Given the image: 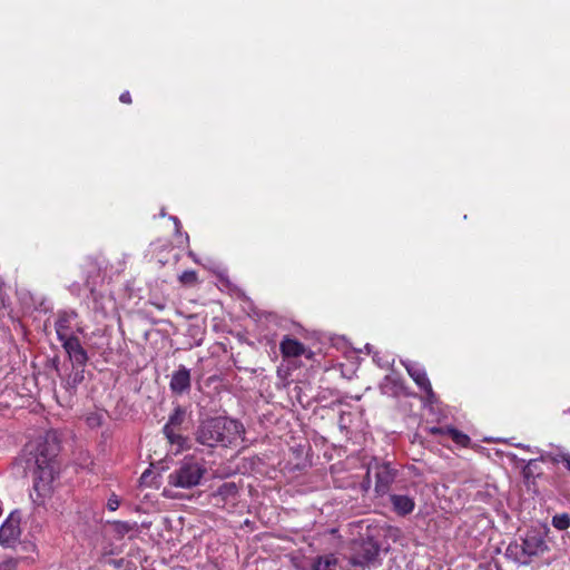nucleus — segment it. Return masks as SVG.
<instances>
[{"instance_id": "nucleus-13", "label": "nucleus", "mask_w": 570, "mask_h": 570, "mask_svg": "<svg viewBox=\"0 0 570 570\" xmlns=\"http://www.w3.org/2000/svg\"><path fill=\"white\" fill-rule=\"evenodd\" d=\"M430 433L450 438L458 446L469 448L471 439L468 434L453 426H432Z\"/></svg>"}, {"instance_id": "nucleus-23", "label": "nucleus", "mask_w": 570, "mask_h": 570, "mask_svg": "<svg viewBox=\"0 0 570 570\" xmlns=\"http://www.w3.org/2000/svg\"><path fill=\"white\" fill-rule=\"evenodd\" d=\"M120 505V500L116 494H111L107 501V508L110 511H116Z\"/></svg>"}, {"instance_id": "nucleus-5", "label": "nucleus", "mask_w": 570, "mask_h": 570, "mask_svg": "<svg viewBox=\"0 0 570 570\" xmlns=\"http://www.w3.org/2000/svg\"><path fill=\"white\" fill-rule=\"evenodd\" d=\"M374 473L375 478V492L379 495L386 494L393 484L396 470L391 466L389 462L374 461L368 465L367 475Z\"/></svg>"}, {"instance_id": "nucleus-22", "label": "nucleus", "mask_w": 570, "mask_h": 570, "mask_svg": "<svg viewBox=\"0 0 570 570\" xmlns=\"http://www.w3.org/2000/svg\"><path fill=\"white\" fill-rule=\"evenodd\" d=\"M115 530L120 534H126L132 530V524L126 521H116L114 523Z\"/></svg>"}, {"instance_id": "nucleus-10", "label": "nucleus", "mask_w": 570, "mask_h": 570, "mask_svg": "<svg viewBox=\"0 0 570 570\" xmlns=\"http://www.w3.org/2000/svg\"><path fill=\"white\" fill-rule=\"evenodd\" d=\"M279 351L284 358L305 356L313 357V352L308 351L298 340L285 335L279 343Z\"/></svg>"}, {"instance_id": "nucleus-20", "label": "nucleus", "mask_w": 570, "mask_h": 570, "mask_svg": "<svg viewBox=\"0 0 570 570\" xmlns=\"http://www.w3.org/2000/svg\"><path fill=\"white\" fill-rule=\"evenodd\" d=\"M86 422L89 428L95 429L101 425L102 416L98 413H90L87 415Z\"/></svg>"}, {"instance_id": "nucleus-19", "label": "nucleus", "mask_w": 570, "mask_h": 570, "mask_svg": "<svg viewBox=\"0 0 570 570\" xmlns=\"http://www.w3.org/2000/svg\"><path fill=\"white\" fill-rule=\"evenodd\" d=\"M179 282L184 286L193 287L198 284V275L196 271H185L179 275Z\"/></svg>"}, {"instance_id": "nucleus-15", "label": "nucleus", "mask_w": 570, "mask_h": 570, "mask_svg": "<svg viewBox=\"0 0 570 570\" xmlns=\"http://www.w3.org/2000/svg\"><path fill=\"white\" fill-rule=\"evenodd\" d=\"M56 332L66 353L71 358V331L69 327V316L67 314L60 316L56 322Z\"/></svg>"}, {"instance_id": "nucleus-3", "label": "nucleus", "mask_w": 570, "mask_h": 570, "mask_svg": "<svg viewBox=\"0 0 570 570\" xmlns=\"http://www.w3.org/2000/svg\"><path fill=\"white\" fill-rule=\"evenodd\" d=\"M549 528H530L519 540L508 546L507 553L520 564L528 566L534 560L550 552V546L547 541Z\"/></svg>"}, {"instance_id": "nucleus-24", "label": "nucleus", "mask_w": 570, "mask_h": 570, "mask_svg": "<svg viewBox=\"0 0 570 570\" xmlns=\"http://www.w3.org/2000/svg\"><path fill=\"white\" fill-rule=\"evenodd\" d=\"M17 563L14 559H7L0 563V570H17Z\"/></svg>"}, {"instance_id": "nucleus-4", "label": "nucleus", "mask_w": 570, "mask_h": 570, "mask_svg": "<svg viewBox=\"0 0 570 570\" xmlns=\"http://www.w3.org/2000/svg\"><path fill=\"white\" fill-rule=\"evenodd\" d=\"M205 472L206 469L200 463L188 460L169 474L168 481L174 487L189 489L199 484Z\"/></svg>"}, {"instance_id": "nucleus-2", "label": "nucleus", "mask_w": 570, "mask_h": 570, "mask_svg": "<svg viewBox=\"0 0 570 570\" xmlns=\"http://www.w3.org/2000/svg\"><path fill=\"white\" fill-rule=\"evenodd\" d=\"M245 433L244 425L225 416L204 420L196 432L198 443L214 448L217 445L227 448L235 444Z\"/></svg>"}, {"instance_id": "nucleus-12", "label": "nucleus", "mask_w": 570, "mask_h": 570, "mask_svg": "<svg viewBox=\"0 0 570 570\" xmlns=\"http://www.w3.org/2000/svg\"><path fill=\"white\" fill-rule=\"evenodd\" d=\"M380 553V548L372 541L362 542L358 551L353 557V563L356 566L365 567L373 564Z\"/></svg>"}, {"instance_id": "nucleus-14", "label": "nucleus", "mask_w": 570, "mask_h": 570, "mask_svg": "<svg viewBox=\"0 0 570 570\" xmlns=\"http://www.w3.org/2000/svg\"><path fill=\"white\" fill-rule=\"evenodd\" d=\"M390 502L393 511L400 517L409 515L415 509V501L412 497L409 495L391 494Z\"/></svg>"}, {"instance_id": "nucleus-18", "label": "nucleus", "mask_w": 570, "mask_h": 570, "mask_svg": "<svg viewBox=\"0 0 570 570\" xmlns=\"http://www.w3.org/2000/svg\"><path fill=\"white\" fill-rule=\"evenodd\" d=\"M88 361L87 351L81 346L79 341L73 337V363L85 365Z\"/></svg>"}, {"instance_id": "nucleus-11", "label": "nucleus", "mask_w": 570, "mask_h": 570, "mask_svg": "<svg viewBox=\"0 0 570 570\" xmlns=\"http://www.w3.org/2000/svg\"><path fill=\"white\" fill-rule=\"evenodd\" d=\"M20 535V517L12 512L0 528V543L12 544Z\"/></svg>"}, {"instance_id": "nucleus-8", "label": "nucleus", "mask_w": 570, "mask_h": 570, "mask_svg": "<svg viewBox=\"0 0 570 570\" xmlns=\"http://www.w3.org/2000/svg\"><path fill=\"white\" fill-rule=\"evenodd\" d=\"M191 387V375L190 370L185 365H179L176 371L173 372L169 382V389L175 395L188 394Z\"/></svg>"}, {"instance_id": "nucleus-1", "label": "nucleus", "mask_w": 570, "mask_h": 570, "mask_svg": "<svg viewBox=\"0 0 570 570\" xmlns=\"http://www.w3.org/2000/svg\"><path fill=\"white\" fill-rule=\"evenodd\" d=\"M60 438L57 431H48L26 445V461L33 468V487L30 498L42 505L52 492V482L60 473Z\"/></svg>"}, {"instance_id": "nucleus-16", "label": "nucleus", "mask_w": 570, "mask_h": 570, "mask_svg": "<svg viewBox=\"0 0 570 570\" xmlns=\"http://www.w3.org/2000/svg\"><path fill=\"white\" fill-rule=\"evenodd\" d=\"M338 559L333 553L317 556L313 559L311 570H335Z\"/></svg>"}, {"instance_id": "nucleus-21", "label": "nucleus", "mask_w": 570, "mask_h": 570, "mask_svg": "<svg viewBox=\"0 0 570 570\" xmlns=\"http://www.w3.org/2000/svg\"><path fill=\"white\" fill-rule=\"evenodd\" d=\"M552 461L557 464H562L570 472V454L559 453L553 456Z\"/></svg>"}, {"instance_id": "nucleus-6", "label": "nucleus", "mask_w": 570, "mask_h": 570, "mask_svg": "<svg viewBox=\"0 0 570 570\" xmlns=\"http://www.w3.org/2000/svg\"><path fill=\"white\" fill-rule=\"evenodd\" d=\"M240 488L233 481L222 483L212 494L213 505L232 511L238 503Z\"/></svg>"}, {"instance_id": "nucleus-17", "label": "nucleus", "mask_w": 570, "mask_h": 570, "mask_svg": "<svg viewBox=\"0 0 570 570\" xmlns=\"http://www.w3.org/2000/svg\"><path fill=\"white\" fill-rule=\"evenodd\" d=\"M551 524L559 531H564L570 528V514L567 512L557 513L551 519Z\"/></svg>"}, {"instance_id": "nucleus-9", "label": "nucleus", "mask_w": 570, "mask_h": 570, "mask_svg": "<svg viewBox=\"0 0 570 570\" xmlns=\"http://www.w3.org/2000/svg\"><path fill=\"white\" fill-rule=\"evenodd\" d=\"M404 366L407 374L415 382L419 389L426 394L429 400H432L434 397V392L424 367L412 362L404 363Z\"/></svg>"}, {"instance_id": "nucleus-7", "label": "nucleus", "mask_w": 570, "mask_h": 570, "mask_svg": "<svg viewBox=\"0 0 570 570\" xmlns=\"http://www.w3.org/2000/svg\"><path fill=\"white\" fill-rule=\"evenodd\" d=\"M186 417V411L181 406H176L173 413L169 415L167 423L163 428V432L166 439L171 444L181 445L184 438L180 434V426Z\"/></svg>"}, {"instance_id": "nucleus-25", "label": "nucleus", "mask_w": 570, "mask_h": 570, "mask_svg": "<svg viewBox=\"0 0 570 570\" xmlns=\"http://www.w3.org/2000/svg\"><path fill=\"white\" fill-rule=\"evenodd\" d=\"M120 102L130 105L131 104V96L129 91H125L119 97Z\"/></svg>"}]
</instances>
